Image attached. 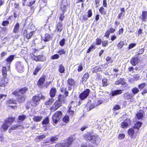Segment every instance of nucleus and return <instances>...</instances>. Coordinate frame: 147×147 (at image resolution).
<instances>
[{
	"label": "nucleus",
	"mask_w": 147,
	"mask_h": 147,
	"mask_svg": "<svg viewBox=\"0 0 147 147\" xmlns=\"http://www.w3.org/2000/svg\"><path fill=\"white\" fill-rule=\"evenodd\" d=\"M74 113V112L73 111H71L70 109L69 111V115H70L73 116Z\"/></svg>",
	"instance_id": "nucleus-64"
},
{
	"label": "nucleus",
	"mask_w": 147,
	"mask_h": 147,
	"mask_svg": "<svg viewBox=\"0 0 147 147\" xmlns=\"http://www.w3.org/2000/svg\"><path fill=\"white\" fill-rule=\"evenodd\" d=\"M142 21L145 22L146 21V20L147 19V11H143L142 14Z\"/></svg>",
	"instance_id": "nucleus-18"
},
{
	"label": "nucleus",
	"mask_w": 147,
	"mask_h": 147,
	"mask_svg": "<svg viewBox=\"0 0 147 147\" xmlns=\"http://www.w3.org/2000/svg\"><path fill=\"white\" fill-rule=\"evenodd\" d=\"M128 125V123L126 121H124L121 123V126L122 128H126L127 127Z\"/></svg>",
	"instance_id": "nucleus-29"
},
{
	"label": "nucleus",
	"mask_w": 147,
	"mask_h": 147,
	"mask_svg": "<svg viewBox=\"0 0 147 147\" xmlns=\"http://www.w3.org/2000/svg\"><path fill=\"white\" fill-rule=\"evenodd\" d=\"M20 25L19 23H17L15 25L13 30V32L14 33H17L18 32Z\"/></svg>",
	"instance_id": "nucleus-13"
},
{
	"label": "nucleus",
	"mask_w": 147,
	"mask_h": 147,
	"mask_svg": "<svg viewBox=\"0 0 147 147\" xmlns=\"http://www.w3.org/2000/svg\"><path fill=\"white\" fill-rule=\"evenodd\" d=\"M138 58L137 57H135L133 58L131 61V63L133 65H135L138 63Z\"/></svg>",
	"instance_id": "nucleus-17"
},
{
	"label": "nucleus",
	"mask_w": 147,
	"mask_h": 147,
	"mask_svg": "<svg viewBox=\"0 0 147 147\" xmlns=\"http://www.w3.org/2000/svg\"><path fill=\"white\" fill-rule=\"evenodd\" d=\"M88 13V18H90L91 17L92 15V10L91 9H89L87 12Z\"/></svg>",
	"instance_id": "nucleus-50"
},
{
	"label": "nucleus",
	"mask_w": 147,
	"mask_h": 147,
	"mask_svg": "<svg viewBox=\"0 0 147 147\" xmlns=\"http://www.w3.org/2000/svg\"><path fill=\"white\" fill-rule=\"evenodd\" d=\"M62 103L61 102L59 101L58 100H56L55 102L54 105H55V107L54 109L55 110H57L58 108H59L61 105Z\"/></svg>",
	"instance_id": "nucleus-14"
},
{
	"label": "nucleus",
	"mask_w": 147,
	"mask_h": 147,
	"mask_svg": "<svg viewBox=\"0 0 147 147\" xmlns=\"http://www.w3.org/2000/svg\"><path fill=\"white\" fill-rule=\"evenodd\" d=\"M35 2V0H32L27 3L26 5L28 6H31Z\"/></svg>",
	"instance_id": "nucleus-41"
},
{
	"label": "nucleus",
	"mask_w": 147,
	"mask_h": 147,
	"mask_svg": "<svg viewBox=\"0 0 147 147\" xmlns=\"http://www.w3.org/2000/svg\"><path fill=\"white\" fill-rule=\"evenodd\" d=\"M96 107V106L94 105V104H92V105H90L89 107L87 108V109L88 111H90L93 108Z\"/></svg>",
	"instance_id": "nucleus-43"
},
{
	"label": "nucleus",
	"mask_w": 147,
	"mask_h": 147,
	"mask_svg": "<svg viewBox=\"0 0 147 147\" xmlns=\"http://www.w3.org/2000/svg\"><path fill=\"white\" fill-rule=\"evenodd\" d=\"M125 137V135L123 134H120L118 136V138L119 140H122Z\"/></svg>",
	"instance_id": "nucleus-46"
},
{
	"label": "nucleus",
	"mask_w": 147,
	"mask_h": 147,
	"mask_svg": "<svg viewBox=\"0 0 147 147\" xmlns=\"http://www.w3.org/2000/svg\"><path fill=\"white\" fill-rule=\"evenodd\" d=\"M95 49V46L94 45H92L88 49V50L87 52V53H89L91 51L93 50V49Z\"/></svg>",
	"instance_id": "nucleus-45"
},
{
	"label": "nucleus",
	"mask_w": 147,
	"mask_h": 147,
	"mask_svg": "<svg viewBox=\"0 0 147 147\" xmlns=\"http://www.w3.org/2000/svg\"><path fill=\"white\" fill-rule=\"evenodd\" d=\"M68 84L70 86L74 85L75 82L74 80L72 78H69L68 81Z\"/></svg>",
	"instance_id": "nucleus-28"
},
{
	"label": "nucleus",
	"mask_w": 147,
	"mask_h": 147,
	"mask_svg": "<svg viewBox=\"0 0 147 147\" xmlns=\"http://www.w3.org/2000/svg\"><path fill=\"white\" fill-rule=\"evenodd\" d=\"M143 114L142 113H138L136 114V116L138 119H142L143 117Z\"/></svg>",
	"instance_id": "nucleus-36"
},
{
	"label": "nucleus",
	"mask_w": 147,
	"mask_h": 147,
	"mask_svg": "<svg viewBox=\"0 0 147 147\" xmlns=\"http://www.w3.org/2000/svg\"><path fill=\"white\" fill-rule=\"evenodd\" d=\"M146 85V84L145 83H143L139 84L138 86V87L140 90H142L144 88Z\"/></svg>",
	"instance_id": "nucleus-35"
},
{
	"label": "nucleus",
	"mask_w": 147,
	"mask_h": 147,
	"mask_svg": "<svg viewBox=\"0 0 147 147\" xmlns=\"http://www.w3.org/2000/svg\"><path fill=\"white\" fill-rule=\"evenodd\" d=\"M16 69L18 72L22 73L24 70V65L23 63L21 61H18L16 63Z\"/></svg>",
	"instance_id": "nucleus-6"
},
{
	"label": "nucleus",
	"mask_w": 147,
	"mask_h": 147,
	"mask_svg": "<svg viewBox=\"0 0 147 147\" xmlns=\"http://www.w3.org/2000/svg\"><path fill=\"white\" fill-rule=\"evenodd\" d=\"M131 91L133 93L132 94H134V96L135 94H137L139 92V89L136 87L133 88Z\"/></svg>",
	"instance_id": "nucleus-30"
},
{
	"label": "nucleus",
	"mask_w": 147,
	"mask_h": 147,
	"mask_svg": "<svg viewBox=\"0 0 147 147\" xmlns=\"http://www.w3.org/2000/svg\"><path fill=\"white\" fill-rule=\"evenodd\" d=\"M86 139H87L88 140L92 143H94L96 141L97 137L91 133H87L84 135Z\"/></svg>",
	"instance_id": "nucleus-5"
},
{
	"label": "nucleus",
	"mask_w": 147,
	"mask_h": 147,
	"mask_svg": "<svg viewBox=\"0 0 147 147\" xmlns=\"http://www.w3.org/2000/svg\"><path fill=\"white\" fill-rule=\"evenodd\" d=\"M9 24V22L7 21H3L2 23V25L3 26H6Z\"/></svg>",
	"instance_id": "nucleus-61"
},
{
	"label": "nucleus",
	"mask_w": 147,
	"mask_h": 147,
	"mask_svg": "<svg viewBox=\"0 0 147 147\" xmlns=\"http://www.w3.org/2000/svg\"><path fill=\"white\" fill-rule=\"evenodd\" d=\"M88 16L86 15H84L82 17V20L83 21H86L88 20Z\"/></svg>",
	"instance_id": "nucleus-58"
},
{
	"label": "nucleus",
	"mask_w": 147,
	"mask_h": 147,
	"mask_svg": "<svg viewBox=\"0 0 147 147\" xmlns=\"http://www.w3.org/2000/svg\"><path fill=\"white\" fill-rule=\"evenodd\" d=\"M49 119L48 117H46L42 121V123L43 124H47L49 123Z\"/></svg>",
	"instance_id": "nucleus-42"
},
{
	"label": "nucleus",
	"mask_w": 147,
	"mask_h": 147,
	"mask_svg": "<svg viewBox=\"0 0 147 147\" xmlns=\"http://www.w3.org/2000/svg\"><path fill=\"white\" fill-rule=\"evenodd\" d=\"M65 70L64 67L62 65H60L59 67V71L61 73L64 72Z\"/></svg>",
	"instance_id": "nucleus-27"
},
{
	"label": "nucleus",
	"mask_w": 147,
	"mask_h": 147,
	"mask_svg": "<svg viewBox=\"0 0 147 147\" xmlns=\"http://www.w3.org/2000/svg\"><path fill=\"white\" fill-rule=\"evenodd\" d=\"M59 57V55L57 54H55L51 57V59H57Z\"/></svg>",
	"instance_id": "nucleus-48"
},
{
	"label": "nucleus",
	"mask_w": 147,
	"mask_h": 147,
	"mask_svg": "<svg viewBox=\"0 0 147 147\" xmlns=\"http://www.w3.org/2000/svg\"><path fill=\"white\" fill-rule=\"evenodd\" d=\"M124 42L123 41H121L117 45V47L119 49H121L124 45Z\"/></svg>",
	"instance_id": "nucleus-37"
},
{
	"label": "nucleus",
	"mask_w": 147,
	"mask_h": 147,
	"mask_svg": "<svg viewBox=\"0 0 147 147\" xmlns=\"http://www.w3.org/2000/svg\"><path fill=\"white\" fill-rule=\"evenodd\" d=\"M14 56L13 55H10L6 59L7 62L9 63H11L13 59Z\"/></svg>",
	"instance_id": "nucleus-24"
},
{
	"label": "nucleus",
	"mask_w": 147,
	"mask_h": 147,
	"mask_svg": "<svg viewBox=\"0 0 147 147\" xmlns=\"http://www.w3.org/2000/svg\"><path fill=\"white\" fill-rule=\"evenodd\" d=\"M125 15V13L121 12L119 15L118 17L119 19H120L121 17L122 16L123 17Z\"/></svg>",
	"instance_id": "nucleus-59"
},
{
	"label": "nucleus",
	"mask_w": 147,
	"mask_h": 147,
	"mask_svg": "<svg viewBox=\"0 0 147 147\" xmlns=\"http://www.w3.org/2000/svg\"><path fill=\"white\" fill-rule=\"evenodd\" d=\"M17 124L16 125H14L12 126L9 129V130L8 132L10 133L11 131V130H14L16 129L17 128H18Z\"/></svg>",
	"instance_id": "nucleus-32"
},
{
	"label": "nucleus",
	"mask_w": 147,
	"mask_h": 147,
	"mask_svg": "<svg viewBox=\"0 0 147 147\" xmlns=\"http://www.w3.org/2000/svg\"><path fill=\"white\" fill-rule=\"evenodd\" d=\"M89 77V74H88V73H86L85 74L84 76L83 77V81H86L88 79Z\"/></svg>",
	"instance_id": "nucleus-34"
},
{
	"label": "nucleus",
	"mask_w": 147,
	"mask_h": 147,
	"mask_svg": "<svg viewBox=\"0 0 147 147\" xmlns=\"http://www.w3.org/2000/svg\"><path fill=\"white\" fill-rule=\"evenodd\" d=\"M44 99L45 97L43 96L42 94H39L37 96H34L31 102V105L33 107H35L38 105L40 99Z\"/></svg>",
	"instance_id": "nucleus-2"
},
{
	"label": "nucleus",
	"mask_w": 147,
	"mask_h": 147,
	"mask_svg": "<svg viewBox=\"0 0 147 147\" xmlns=\"http://www.w3.org/2000/svg\"><path fill=\"white\" fill-rule=\"evenodd\" d=\"M52 37L49 34L47 33L45 35V38L43 39V40L45 42H47L52 39Z\"/></svg>",
	"instance_id": "nucleus-19"
},
{
	"label": "nucleus",
	"mask_w": 147,
	"mask_h": 147,
	"mask_svg": "<svg viewBox=\"0 0 147 147\" xmlns=\"http://www.w3.org/2000/svg\"><path fill=\"white\" fill-rule=\"evenodd\" d=\"M58 137L57 136L53 137L51 139V141L52 142L53 141H56L58 139Z\"/></svg>",
	"instance_id": "nucleus-52"
},
{
	"label": "nucleus",
	"mask_w": 147,
	"mask_h": 147,
	"mask_svg": "<svg viewBox=\"0 0 147 147\" xmlns=\"http://www.w3.org/2000/svg\"><path fill=\"white\" fill-rule=\"evenodd\" d=\"M102 46L104 47L107 46L108 45V41L107 40H105L102 42Z\"/></svg>",
	"instance_id": "nucleus-53"
},
{
	"label": "nucleus",
	"mask_w": 147,
	"mask_h": 147,
	"mask_svg": "<svg viewBox=\"0 0 147 147\" xmlns=\"http://www.w3.org/2000/svg\"><path fill=\"white\" fill-rule=\"evenodd\" d=\"M8 82V80L7 78L2 77L0 79V86L4 87L5 86V84Z\"/></svg>",
	"instance_id": "nucleus-9"
},
{
	"label": "nucleus",
	"mask_w": 147,
	"mask_h": 147,
	"mask_svg": "<svg viewBox=\"0 0 147 147\" xmlns=\"http://www.w3.org/2000/svg\"><path fill=\"white\" fill-rule=\"evenodd\" d=\"M142 123L141 122H138L135 125L134 127L135 128L138 129L141 126Z\"/></svg>",
	"instance_id": "nucleus-33"
},
{
	"label": "nucleus",
	"mask_w": 147,
	"mask_h": 147,
	"mask_svg": "<svg viewBox=\"0 0 147 147\" xmlns=\"http://www.w3.org/2000/svg\"><path fill=\"white\" fill-rule=\"evenodd\" d=\"M90 92L89 90L87 89L86 90L81 93L79 95L80 99L83 100L86 98L88 96Z\"/></svg>",
	"instance_id": "nucleus-8"
},
{
	"label": "nucleus",
	"mask_w": 147,
	"mask_h": 147,
	"mask_svg": "<svg viewBox=\"0 0 147 147\" xmlns=\"http://www.w3.org/2000/svg\"><path fill=\"white\" fill-rule=\"evenodd\" d=\"M108 0H103V5L104 7H107V2Z\"/></svg>",
	"instance_id": "nucleus-55"
},
{
	"label": "nucleus",
	"mask_w": 147,
	"mask_h": 147,
	"mask_svg": "<svg viewBox=\"0 0 147 147\" xmlns=\"http://www.w3.org/2000/svg\"><path fill=\"white\" fill-rule=\"evenodd\" d=\"M134 96V94L129 92H126L124 94V98L126 99H131Z\"/></svg>",
	"instance_id": "nucleus-11"
},
{
	"label": "nucleus",
	"mask_w": 147,
	"mask_h": 147,
	"mask_svg": "<svg viewBox=\"0 0 147 147\" xmlns=\"http://www.w3.org/2000/svg\"><path fill=\"white\" fill-rule=\"evenodd\" d=\"M33 32H31L29 34H28L26 36V38L28 39L30 38L33 34Z\"/></svg>",
	"instance_id": "nucleus-49"
},
{
	"label": "nucleus",
	"mask_w": 147,
	"mask_h": 147,
	"mask_svg": "<svg viewBox=\"0 0 147 147\" xmlns=\"http://www.w3.org/2000/svg\"><path fill=\"white\" fill-rule=\"evenodd\" d=\"M16 100H14L13 99H10L8 101V102L9 104H16Z\"/></svg>",
	"instance_id": "nucleus-47"
},
{
	"label": "nucleus",
	"mask_w": 147,
	"mask_h": 147,
	"mask_svg": "<svg viewBox=\"0 0 147 147\" xmlns=\"http://www.w3.org/2000/svg\"><path fill=\"white\" fill-rule=\"evenodd\" d=\"M61 90L62 92L65 94V96H64V95H59V96L58 100L62 103L64 102L65 97L68 96V91H66L65 89H63V88L61 89Z\"/></svg>",
	"instance_id": "nucleus-7"
},
{
	"label": "nucleus",
	"mask_w": 147,
	"mask_h": 147,
	"mask_svg": "<svg viewBox=\"0 0 147 147\" xmlns=\"http://www.w3.org/2000/svg\"><path fill=\"white\" fill-rule=\"evenodd\" d=\"M107 80L106 78H104L102 80V84L103 86H106L107 85Z\"/></svg>",
	"instance_id": "nucleus-38"
},
{
	"label": "nucleus",
	"mask_w": 147,
	"mask_h": 147,
	"mask_svg": "<svg viewBox=\"0 0 147 147\" xmlns=\"http://www.w3.org/2000/svg\"><path fill=\"white\" fill-rule=\"evenodd\" d=\"M144 51V49H140L139 50V51L138 53H137V54L138 55H139L142 54L143 53Z\"/></svg>",
	"instance_id": "nucleus-54"
},
{
	"label": "nucleus",
	"mask_w": 147,
	"mask_h": 147,
	"mask_svg": "<svg viewBox=\"0 0 147 147\" xmlns=\"http://www.w3.org/2000/svg\"><path fill=\"white\" fill-rule=\"evenodd\" d=\"M2 74L3 75V77L6 78L7 75V70L6 68L5 67H3L2 68Z\"/></svg>",
	"instance_id": "nucleus-23"
},
{
	"label": "nucleus",
	"mask_w": 147,
	"mask_h": 147,
	"mask_svg": "<svg viewBox=\"0 0 147 147\" xmlns=\"http://www.w3.org/2000/svg\"><path fill=\"white\" fill-rule=\"evenodd\" d=\"M128 132L129 135L131 136V137L133 136L134 134V130L133 129H129L128 130Z\"/></svg>",
	"instance_id": "nucleus-31"
},
{
	"label": "nucleus",
	"mask_w": 147,
	"mask_h": 147,
	"mask_svg": "<svg viewBox=\"0 0 147 147\" xmlns=\"http://www.w3.org/2000/svg\"><path fill=\"white\" fill-rule=\"evenodd\" d=\"M60 55H61L63 54H65L66 53V51L64 49H62L60 51L57 52Z\"/></svg>",
	"instance_id": "nucleus-39"
},
{
	"label": "nucleus",
	"mask_w": 147,
	"mask_h": 147,
	"mask_svg": "<svg viewBox=\"0 0 147 147\" xmlns=\"http://www.w3.org/2000/svg\"><path fill=\"white\" fill-rule=\"evenodd\" d=\"M54 101V99L53 98H49L45 102V104L47 105H51Z\"/></svg>",
	"instance_id": "nucleus-25"
},
{
	"label": "nucleus",
	"mask_w": 147,
	"mask_h": 147,
	"mask_svg": "<svg viewBox=\"0 0 147 147\" xmlns=\"http://www.w3.org/2000/svg\"><path fill=\"white\" fill-rule=\"evenodd\" d=\"M96 44L98 45H100L101 43V40L100 38H97L96 40Z\"/></svg>",
	"instance_id": "nucleus-63"
},
{
	"label": "nucleus",
	"mask_w": 147,
	"mask_h": 147,
	"mask_svg": "<svg viewBox=\"0 0 147 147\" xmlns=\"http://www.w3.org/2000/svg\"><path fill=\"white\" fill-rule=\"evenodd\" d=\"M41 66L40 65H38L33 72V74L36 75L38 72L41 69Z\"/></svg>",
	"instance_id": "nucleus-20"
},
{
	"label": "nucleus",
	"mask_w": 147,
	"mask_h": 147,
	"mask_svg": "<svg viewBox=\"0 0 147 147\" xmlns=\"http://www.w3.org/2000/svg\"><path fill=\"white\" fill-rule=\"evenodd\" d=\"M14 119L15 118L14 117H9L5 120L2 126V128L4 130H7L8 129Z\"/></svg>",
	"instance_id": "nucleus-3"
},
{
	"label": "nucleus",
	"mask_w": 147,
	"mask_h": 147,
	"mask_svg": "<svg viewBox=\"0 0 147 147\" xmlns=\"http://www.w3.org/2000/svg\"><path fill=\"white\" fill-rule=\"evenodd\" d=\"M122 91L123 90H113L111 92V95L112 96H114L118 94H119L122 93Z\"/></svg>",
	"instance_id": "nucleus-12"
},
{
	"label": "nucleus",
	"mask_w": 147,
	"mask_h": 147,
	"mask_svg": "<svg viewBox=\"0 0 147 147\" xmlns=\"http://www.w3.org/2000/svg\"><path fill=\"white\" fill-rule=\"evenodd\" d=\"M69 117L68 116H65L63 119V121L65 123H67L69 121Z\"/></svg>",
	"instance_id": "nucleus-40"
},
{
	"label": "nucleus",
	"mask_w": 147,
	"mask_h": 147,
	"mask_svg": "<svg viewBox=\"0 0 147 147\" xmlns=\"http://www.w3.org/2000/svg\"><path fill=\"white\" fill-rule=\"evenodd\" d=\"M140 78V76L138 75H136L134 76L133 78V80L134 81H137Z\"/></svg>",
	"instance_id": "nucleus-51"
},
{
	"label": "nucleus",
	"mask_w": 147,
	"mask_h": 147,
	"mask_svg": "<svg viewBox=\"0 0 147 147\" xmlns=\"http://www.w3.org/2000/svg\"><path fill=\"white\" fill-rule=\"evenodd\" d=\"M64 18V16L63 15V13H62L60 15V16L59 17V19L61 21H63V20Z\"/></svg>",
	"instance_id": "nucleus-62"
},
{
	"label": "nucleus",
	"mask_w": 147,
	"mask_h": 147,
	"mask_svg": "<svg viewBox=\"0 0 147 147\" xmlns=\"http://www.w3.org/2000/svg\"><path fill=\"white\" fill-rule=\"evenodd\" d=\"M126 84L125 80L122 78H120L118 79L116 81L115 83V84L117 85L120 84L122 85H125Z\"/></svg>",
	"instance_id": "nucleus-10"
},
{
	"label": "nucleus",
	"mask_w": 147,
	"mask_h": 147,
	"mask_svg": "<svg viewBox=\"0 0 147 147\" xmlns=\"http://www.w3.org/2000/svg\"><path fill=\"white\" fill-rule=\"evenodd\" d=\"M136 44H135L133 43H131L129 45L128 49H129L135 47L136 46Z\"/></svg>",
	"instance_id": "nucleus-57"
},
{
	"label": "nucleus",
	"mask_w": 147,
	"mask_h": 147,
	"mask_svg": "<svg viewBox=\"0 0 147 147\" xmlns=\"http://www.w3.org/2000/svg\"><path fill=\"white\" fill-rule=\"evenodd\" d=\"M45 78L43 77L40 78L38 80V85H42L45 81Z\"/></svg>",
	"instance_id": "nucleus-26"
},
{
	"label": "nucleus",
	"mask_w": 147,
	"mask_h": 147,
	"mask_svg": "<svg viewBox=\"0 0 147 147\" xmlns=\"http://www.w3.org/2000/svg\"><path fill=\"white\" fill-rule=\"evenodd\" d=\"M27 90L26 88H24L19 90L18 91L16 90L13 93V94L18 97V102H21L24 100L25 97L23 94L26 92Z\"/></svg>",
	"instance_id": "nucleus-1"
},
{
	"label": "nucleus",
	"mask_w": 147,
	"mask_h": 147,
	"mask_svg": "<svg viewBox=\"0 0 147 147\" xmlns=\"http://www.w3.org/2000/svg\"><path fill=\"white\" fill-rule=\"evenodd\" d=\"M26 118V116L24 115H21L19 116L18 119L19 120L23 121Z\"/></svg>",
	"instance_id": "nucleus-44"
},
{
	"label": "nucleus",
	"mask_w": 147,
	"mask_h": 147,
	"mask_svg": "<svg viewBox=\"0 0 147 147\" xmlns=\"http://www.w3.org/2000/svg\"><path fill=\"white\" fill-rule=\"evenodd\" d=\"M62 22H59L57 26V29L58 32H61L63 29V26Z\"/></svg>",
	"instance_id": "nucleus-15"
},
{
	"label": "nucleus",
	"mask_w": 147,
	"mask_h": 147,
	"mask_svg": "<svg viewBox=\"0 0 147 147\" xmlns=\"http://www.w3.org/2000/svg\"><path fill=\"white\" fill-rule=\"evenodd\" d=\"M42 118V117L40 116H34L33 119L35 121L38 122L41 121Z\"/></svg>",
	"instance_id": "nucleus-21"
},
{
	"label": "nucleus",
	"mask_w": 147,
	"mask_h": 147,
	"mask_svg": "<svg viewBox=\"0 0 147 147\" xmlns=\"http://www.w3.org/2000/svg\"><path fill=\"white\" fill-rule=\"evenodd\" d=\"M62 115V112L59 111H57L53 116L52 119L53 122L56 123L58 122Z\"/></svg>",
	"instance_id": "nucleus-4"
},
{
	"label": "nucleus",
	"mask_w": 147,
	"mask_h": 147,
	"mask_svg": "<svg viewBox=\"0 0 147 147\" xmlns=\"http://www.w3.org/2000/svg\"><path fill=\"white\" fill-rule=\"evenodd\" d=\"M56 92V90L55 88H52L50 93V95L51 97H54L55 96Z\"/></svg>",
	"instance_id": "nucleus-16"
},
{
	"label": "nucleus",
	"mask_w": 147,
	"mask_h": 147,
	"mask_svg": "<svg viewBox=\"0 0 147 147\" xmlns=\"http://www.w3.org/2000/svg\"><path fill=\"white\" fill-rule=\"evenodd\" d=\"M46 136L45 135H42L39 136H37L35 140L37 142H38L40 141H41L43 138L45 137Z\"/></svg>",
	"instance_id": "nucleus-22"
},
{
	"label": "nucleus",
	"mask_w": 147,
	"mask_h": 147,
	"mask_svg": "<svg viewBox=\"0 0 147 147\" xmlns=\"http://www.w3.org/2000/svg\"><path fill=\"white\" fill-rule=\"evenodd\" d=\"M65 39L64 38L60 42V45L61 46H63L65 44Z\"/></svg>",
	"instance_id": "nucleus-56"
},
{
	"label": "nucleus",
	"mask_w": 147,
	"mask_h": 147,
	"mask_svg": "<svg viewBox=\"0 0 147 147\" xmlns=\"http://www.w3.org/2000/svg\"><path fill=\"white\" fill-rule=\"evenodd\" d=\"M120 108V106L118 105H115L114 106V109L115 110H118Z\"/></svg>",
	"instance_id": "nucleus-60"
}]
</instances>
